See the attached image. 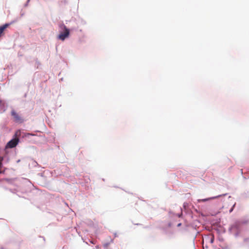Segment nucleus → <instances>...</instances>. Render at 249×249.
Instances as JSON below:
<instances>
[{"instance_id": "f257e3e1", "label": "nucleus", "mask_w": 249, "mask_h": 249, "mask_svg": "<svg viewBox=\"0 0 249 249\" xmlns=\"http://www.w3.org/2000/svg\"><path fill=\"white\" fill-rule=\"evenodd\" d=\"M59 28L63 30L60 32L58 36V38L62 41H64L66 38L68 37L70 35V30L64 24H60Z\"/></svg>"}, {"instance_id": "f03ea898", "label": "nucleus", "mask_w": 249, "mask_h": 249, "mask_svg": "<svg viewBox=\"0 0 249 249\" xmlns=\"http://www.w3.org/2000/svg\"><path fill=\"white\" fill-rule=\"evenodd\" d=\"M19 142V139L18 138H16L13 139L11 141H10L6 144V148H12L16 146Z\"/></svg>"}, {"instance_id": "7ed1b4c3", "label": "nucleus", "mask_w": 249, "mask_h": 249, "mask_svg": "<svg viewBox=\"0 0 249 249\" xmlns=\"http://www.w3.org/2000/svg\"><path fill=\"white\" fill-rule=\"evenodd\" d=\"M11 115L13 117L14 121L17 123H21L23 120L20 115L17 113L15 111L12 110L11 112Z\"/></svg>"}, {"instance_id": "20e7f679", "label": "nucleus", "mask_w": 249, "mask_h": 249, "mask_svg": "<svg viewBox=\"0 0 249 249\" xmlns=\"http://www.w3.org/2000/svg\"><path fill=\"white\" fill-rule=\"evenodd\" d=\"M9 26V24L6 23L0 26V37L4 35V31Z\"/></svg>"}, {"instance_id": "39448f33", "label": "nucleus", "mask_w": 249, "mask_h": 249, "mask_svg": "<svg viewBox=\"0 0 249 249\" xmlns=\"http://www.w3.org/2000/svg\"><path fill=\"white\" fill-rule=\"evenodd\" d=\"M15 136L16 137H19L20 135V130H17L16 132H15Z\"/></svg>"}, {"instance_id": "423d86ee", "label": "nucleus", "mask_w": 249, "mask_h": 249, "mask_svg": "<svg viewBox=\"0 0 249 249\" xmlns=\"http://www.w3.org/2000/svg\"><path fill=\"white\" fill-rule=\"evenodd\" d=\"M210 199V198H206V199H199L198 201L199 202H201V201L205 202V201H208Z\"/></svg>"}, {"instance_id": "0eeeda50", "label": "nucleus", "mask_w": 249, "mask_h": 249, "mask_svg": "<svg viewBox=\"0 0 249 249\" xmlns=\"http://www.w3.org/2000/svg\"><path fill=\"white\" fill-rule=\"evenodd\" d=\"M2 160V158H1V159H0V166L1 165V160Z\"/></svg>"}]
</instances>
